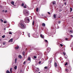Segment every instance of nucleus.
Listing matches in <instances>:
<instances>
[{
    "label": "nucleus",
    "instance_id": "obj_1",
    "mask_svg": "<svg viewBox=\"0 0 73 73\" xmlns=\"http://www.w3.org/2000/svg\"><path fill=\"white\" fill-rule=\"evenodd\" d=\"M24 21L23 20H22L19 23V24L21 25V28L22 29H25L26 27L25 26V24L24 23Z\"/></svg>",
    "mask_w": 73,
    "mask_h": 73
},
{
    "label": "nucleus",
    "instance_id": "obj_2",
    "mask_svg": "<svg viewBox=\"0 0 73 73\" xmlns=\"http://www.w3.org/2000/svg\"><path fill=\"white\" fill-rule=\"evenodd\" d=\"M23 14L25 15V16H28L29 15V11L26 9L23 10Z\"/></svg>",
    "mask_w": 73,
    "mask_h": 73
},
{
    "label": "nucleus",
    "instance_id": "obj_3",
    "mask_svg": "<svg viewBox=\"0 0 73 73\" xmlns=\"http://www.w3.org/2000/svg\"><path fill=\"white\" fill-rule=\"evenodd\" d=\"M27 21H28L29 22L30 20H29V19H28V17H26L25 19V21L26 23H28V22H27Z\"/></svg>",
    "mask_w": 73,
    "mask_h": 73
},
{
    "label": "nucleus",
    "instance_id": "obj_4",
    "mask_svg": "<svg viewBox=\"0 0 73 73\" xmlns=\"http://www.w3.org/2000/svg\"><path fill=\"white\" fill-rule=\"evenodd\" d=\"M9 42H13V38H11L8 41Z\"/></svg>",
    "mask_w": 73,
    "mask_h": 73
},
{
    "label": "nucleus",
    "instance_id": "obj_5",
    "mask_svg": "<svg viewBox=\"0 0 73 73\" xmlns=\"http://www.w3.org/2000/svg\"><path fill=\"white\" fill-rule=\"evenodd\" d=\"M35 69H36V71H39V68L35 67Z\"/></svg>",
    "mask_w": 73,
    "mask_h": 73
},
{
    "label": "nucleus",
    "instance_id": "obj_6",
    "mask_svg": "<svg viewBox=\"0 0 73 73\" xmlns=\"http://www.w3.org/2000/svg\"><path fill=\"white\" fill-rule=\"evenodd\" d=\"M31 58L30 57H29L28 58L27 61H29L30 62H31Z\"/></svg>",
    "mask_w": 73,
    "mask_h": 73
},
{
    "label": "nucleus",
    "instance_id": "obj_7",
    "mask_svg": "<svg viewBox=\"0 0 73 73\" xmlns=\"http://www.w3.org/2000/svg\"><path fill=\"white\" fill-rule=\"evenodd\" d=\"M45 41L46 42H47V43H46V44H47V46H48V40H45Z\"/></svg>",
    "mask_w": 73,
    "mask_h": 73
},
{
    "label": "nucleus",
    "instance_id": "obj_8",
    "mask_svg": "<svg viewBox=\"0 0 73 73\" xmlns=\"http://www.w3.org/2000/svg\"><path fill=\"white\" fill-rule=\"evenodd\" d=\"M54 66L55 67H57V64L56 62H55L54 63Z\"/></svg>",
    "mask_w": 73,
    "mask_h": 73
},
{
    "label": "nucleus",
    "instance_id": "obj_9",
    "mask_svg": "<svg viewBox=\"0 0 73 73\" xmlns=\"http://www.w3.org/2000/svg\"><path fill=\"white\" fill-rule=\"evenodd\" d=\"M14 2L12 1L11 2V4H12V5L15 6V5H14Z\"/></svg>",
    "mask_w": 73,
    "mask_h": 73
},
{
    "label": "nucleus",
    "instance_id": "obj_10",
    "mask_svg": "<svg viewBox=\"0 0 73 73\" xmlns=\"http://www.w3.org/2000/svg\"><path fill=\"white\" fill-rule=\"evenodd\" d=\"M42 26L43 27H45V24L43 23H42Z\"/></svg>",
    "mask_w": 73,
    "mask_h": 73
},
{
    "label": "nucleus",
    "instance_id": "obj_11",
    "mask_svg": "<svg viewBox=\"0 0 73 73\" xmlns=\"http://www.w3.org/2000/svg\"><path fill=\"white\" fill-rule=\"evenodd\" d=\"M18 57L20 58H22V56L21 55H19L18 56Z\"/></svg>",
    "mask_w": 73,
    "mask_h": 73
},
{
    "label": "nucleus",
    "instance_id": "obj_12",
    "mask_svg": "<svg viewBox=\"0 0 73 73\" xmlns=\"http://www.w3.org/2000/svg\"><path fill=\"white\" fill-rule=\"evenodd\" d=\"M54 19H56V15L54 14Z\"/></svg>",
    "mask_w": 73,
    "mask_h": 73
},
{
    "label": "nucleus",
    "instance_id": "obj_13",
    "mask_svg": "<svg viewBox=\"0 0 73 73\" xmlns=\"http://www.w3.org/2000/svg\"><path fill=\"white\" fill-rule=\"evenodd\" d=\"M19 46H18L17 47H15V49H19Z\"/></svg>",
    "mask_w": 73,
    "mask_h": 73
},
{
    "label": "nucleus",
    "instance_id": "obj_14",
    "mask_svg": "<svg viewBox=\"0 0 73 73\" xmlns=\"http://www.w3.org/2000/svg\"><path fill=\"white\" fill-rule=\"evenodd\" d=\"M15 63H17V58H15Z\"/></svg>",
    "mask_w": 73,
    "mask_h": 73
},
{
    "label": "nucleus",
    "instance_id": "obj_15",
    "mask_svg": "<svg viewBox=\"0 0 73 73\" xmlns=\"http://www.w3.org/2000/svg\"><path fill=\"white\" fill-rule=\"evenodd\" d=\"M52 3V4L54 5H55L56 4V3H55V2H53Z\"/></svg>",
    "mask_w": 73,
    "mask_h": 73
},
{
    "label": "nucleus",
    "instance_id": "obj_16",
    "mask_svg": "<svg viewBox=\"0 0 73 73\" xmlns=\"http://www.w3.org/2000/svg\"><path fill=\"white\" fill-rule=\"evenodd\" d=\"M27 35L29 36V37H30V33H27Z\"/></svg>",
    "mask_w": 73,
    "mask_h": 73
},
{
    "label": "nucleus",
    "instance_id": "obj_17",
    "mask_svg": "<svg viewBox=\"0 0 73 73\" xmlns=\"http://www.w3.org/2000/svg\"><path fill=\"white\" fill-rule=\"evenodd\" d=\"M50 48H48L47 51H48V52H50Z\"/></svg>",
    "mask_w": 73,
    "mask_h": 73
},
{
    "label": "nucleus",
    "instance_id": "obj_18",
    "mask_svg": "<svg viewBox=\"0 0 73 73\" xmlns=\"http://www.w3.org/2000/svg\"><path fill=\"white\" fill-rule=\"evenodd\" d=\"M34 58V60H35V59H36V58H37V57H36V56H34L33 57Z\"/></svg>",
    "mask_w": 73,
    "mask_h": 73
},
{
    "label": "nucleus",
    "instance_id": "obj_19",
    "mask_svg": "<svg viewBox=\"0 0 73 73\" xmlns=\"http://www.w3.org/2000/svg\"><path fill=\"white\" fill-rule=\"evenodd\" d=\"M34 24H35V21H33L32 23L33 25H34Z\"/></svg>",
    "mask_w": 73,
    "mask_h": 73
},
{
    "label": "nucleus",
    "instance_id": "obj_20",
    "mask_svg": "<svg viewBox=\"0 0 73 73\" xmlns=\"http://www.w3.org/2000/svg\"><path fill=\"white\" fill-rule=\"evenodd\" d=\"M40 36L41 38H44V37H43V36H42V35H40Z\"/></svg>",
    "mask_w": 73,
    "mask_h": 73
},
{
    "label": "nucleus",
    "instance_id": "obj_21",
    "mask_svg": "<svg viewBox=\"0 0 73 73\" xmlns=\"http://www.w3.org/2000/svg\"><path fill=\"white\" fill-rule=\"evenodd\" d=\"M36 12H38V8H36Z\"/></svg>",
    "mask_w": 73,
    "mask_h": 73
},
{
    "label": "nucleus",
    "instance_id": "obj_22",
    "mask_svg": "<svg viewBox=\"0 0 73 73\" xmlns=\"http://www.w3.org/2000/svg\"><path fill=\"white\" fill-rule=\"evenodd\" d=\"M6 73H10V72L9 71V70H7L6 71Z\"/></svg>",
    "mask_w": 73,
    "mask_h": 73
},
{
    "label": "nucleus",
    "instance_id": "obj_23",
    "mask_svg": "<svg viewBox=\"0 0 73 73\" xmlns=\"http://www.w3.org/2000/svg\"><path fill=\"white\" fill-rule=\"evenodd\" d=\"M25 52H23V56H24V55H25Z\"/></svg>",
    "mask_w": 73,
    "mask_h": 73
},
{
    "label": "nucleus",
    "instance_id": "obj_24",
    "mask_svg": "<svg viewBox=\"0 0 73 73\" xmlns=\"http://www.w3.org/2000/svg\"><path fill=\"white\" fill-rule=\"evenodd\" d=\"M0 46H1V47H2V43H0Z\"/></svg>",
    "mask_w": 73,
    "mask_h": 73
},
{
    "label": "nucleus",
    "instance_id": "obj_25",
    "mask_svg": "<svg viewBox=\"0 0 73 73\" xmlns=\"http://www.w3.org/2000/svg\"><path fill=\"white\" fill-rule=\"evenodd\" d=\"M15 69H17V66H15L14 67Z\"/></svg>",
    "mask_w": 73,
    "mask_h": 73
},
{
    "label": "nucleus",
    "instance_id": "obj_26",
    "mask_svg": "<svg viewBox=\"0 0 73 73\" xmlns=\"http://www.w3.org/2000/svg\"><path fill=\"white\" fill-rule=\"evenodd\" d=\"M24 5V3H23L22 4H21V6L22 7H23Z\"/></svg>",
    "mask_w": 73,
    "mask_h": 73
},
{
    "label": "nucleus",
    "instance_id": "obj_27",
    "mask_svg": "<svg viewBox=\"0 0 73 73\" xmlns=\"http://www.w3.org/2000/svg\"><path fill=\"white\" fill-rule=\"evenodd\" d=\"M7 23V22L6 21H4V24H6V23Z\"/></svg>",
    "mask_w": 73,
    "mask_h": 73
},
{
    "label": "nucleus",
    "instance_id": "obj_28",
    "mask_svg": "<svg viewBox=\"0 0 73 73\" xmlns=\"http://www.w3.org/2000/svg\"><path fill=\"white\" fill-rule=\"evenodd\" d=\"M70 12H71L72 11V8L70 7Z\"/></svg>",
    "mask_w": 73,
    "mask_h": 73
},
{
    "label": "nucleus",
    "instance_id": "obj_29",
    "mask_svg": "<svg viewBox=\"0 0 73 73\" xmlns=\"http://www.w3.org/2000/svg\"><path fill=\"white\" fill-rule=\"evenodd\" d=\"M12 68H11L10 69V72L11 73H12Z\"/></svg>",
    "mask_w": 73,
    "mask_h": 73
},
{
    "label": "nucleus",
    "instance_id": "obj_30",
    "mask_svg": "<svg viewBox=\"0 0 73 73\" xmlns=\"http://www.w3.org/2000/svg\"><path fill=\"white\" fill-rule=\"evenodd\" d=\"M5 35H3L2 37V38H5Z\"/></svg>",
    "mask_w": 73,
    "mask_h": 73
},
{
    "label": "nucleus",
    "instance_id": "obj_31",
    "mask_svg": "<svg viewBox=\"0 0 73 73\" xmlns=\"http://www.w3.org/2000/svg\"><path fill=\"white\" fill-rule=\"evenodd\" d=\"M9 35H12V33L11 32H9Z\"/></svg>",
    "mask_w": 73,
    "mask_h": 73
},
{
    "label": "nucleus",
    "instance_id": "obj_32",
    "mask_svg": "<svg viewBox=\"0 0 73 73\" xmlns=\"http://www.w3.org/2000/svg\"><path fill=\"white\" fill-rule=\"evenodd\" d=\"M60 46H61L62 47L63 46V45L62 44H60Z\"/></svg>",
    "mask_w": 73,
    "mask_h": 73
},
{
    "label": "nucleus",
    "instance_id": "obj_33",
    "mask_svg": "<svg viewBox=\"0 0 73 73\" xmlns=\"http://www.w3.org/2000/svg\"><path fill=\"white\" fill-rule=\"evenodd\" d=\"M0 21H1V22H2V23H3V20L2 19H0Z\"/></svg>",
    "mask_w": 73,
    "mask_h": 73
},
{
    "label": "nucleus",
    "instance_id": "obj_34",
    "mask_svg": "<svg viewBox=\"0 0 73 73\" xmlns=\"http://www.w3.org/2000/svg\"><path fill=\"white\" fill-rule=\"evenodd\" d=\"M25 63H26V62H25V61L23 62V64L25 65Z\"/></svg>",
    "mask_w": 73,
    "mask_h": 73
},
{
    "label": "nucleus",
    "instance_id": "obj_35",
    "mask_svg": "<svg viewBox=\"0 0 73 73\" xmlns=\"http://www.w3.org/2000/svg\"><path fill=\"white\" fill-rule=\"evenodd\" d=\"M5 42H3V44L4 45H5Z\"/></svg>",
    "mask_w": 73,
    "mask_h": 73
},
{
    "label": "nucleus",
    "instance_id": "obj_36",
    "mask_svg": "<svg viewBox=\"0 0 73 73\" xmlns=\"http://www.w3.org/2000/svg\"><path fill=\"white\" fill-rule=\"evenodd\" d=\"M68 65V63H66L65 64V66H66Z\"/></svg>",
    "mask_w": 73,
    "mask_h": 73
},
{
    "label": "nucleus",
    "instance_id": "obj_37",
    "mask_svg": "<svg viewBox=\"0 0 73 73\" xmlns=\"http://www.w3.org/2000/svg\"><path fill=\"white\" fill-rule=\"evenodd\" d=\"M44 68L47 69H48V67H47L46 66Z\"/></svg>",
    "mask_w": 73,
    "mask_h": 73
},
{
    "label": "nucleus",
    "instance_id": "obj_38",
    "mask_svg": "<svg viewBox=\"0 0 73 73\" xmlns=\"http://www.w3.org/2000/svg\"><path fill=\"white\" fill-rule=\"evenodd\" d=\"M24 8H27V6H24Z\"/></svg>",
    "mask_w": 73,
    "mask_h": 73
},
{
    "label": "nucleus",
    "instance_id": "obj_39",
    "mask_svg": "<svg viewBox=\"0 0 73 73\" xmlns=\"http://www.w3.org/2000/svg\"><path fill=\"white\" fill-rule=\"evenodd\" d=\"M70 33H72V32H73V31L72 30H70Z\"/></svg>",
    "mask_w": 73,
    "mask_h": 73
},
{
    "label": "nucleus",
    "instance_id": "obj_40",
    "mask_svg": "<svg viewBox=\"0 0 73 73\" xmlns=\"http://www.w3.org/2000/svg\"><path fill=\"white\" fill-rule=\"evenodd\" d=\"M63 54L64 55V56H65V52H64L63 53Z\"/></svg>",
    "mask_w": 73,
    "mask_h": 73
},
{
    "label": "nucleus",
    "instance_id": "obj_41",
    "mask_svg": "<svg viewBox=\"0 0 73 73\" xmlns=\"http://www.w3.org/2000/svg\"><path fill=\"white\" fill-rule=\"evenodd\" d=\"M58 23L59 24H60V23H61V21H59L58 22Z\"/></svg>",
    "mask_w": 73,
    "mask_h": 73
},
{
    "label": "nucleus",
    "instance_id": "obj_42",
    "mask_svg": "<svg viewBox=\"0 0 73 73\" xmlns=\"http://www.w3.org/2000/svg\"><path fill=\"white\" fill-rule=\"evenodd\" d=\"M48 15H50V13H49V12H48Z\"/></svg>",
    "mask_w": 73,
    "mask_h": 73
},
{
    "label": "nucleus",
    "instance_id": "obj_43",
    "mask_svg": "<svg viewBox=\"0 0 73 73\" xmlns=\"http://www.w3.org/2000/svg\"><path fill=\"white\" fill-rule=\"evenodd\" d=\"M5 12H7V10H5Z\"/></svg>",
    "mask_w": 73,
    "mask_h": 73
},
{
    "label": "nucleus",
    "instance_id": "obj_44",
    "mask_svg": "<svg viewBox=\"0 0 73 73\" xmlns=\"http://www.w3.org/2000/svg\"><path fill=\"white\" fill-rule=\"evenodd\" d=\"M4 30H6V28H4Z\"/></svg>",
    "mask_w": 73,
    "mask_h": 73
},
{
    "label": "nucleus",
    "instance_id": "obj_45",
    "mask_svg": "<svg viewBox=\"0 0 73 73\" xmlns=\"http://www.w3.org/2000/svg\"><path fill=\"white\" fill-rule=\"evenodd\" d=\"M39 64H41V61H40L39 62Z\"/></svg>",
    "mask_w": 73,
    "mask_h": 73
},
{
    "label": "nucleus",
    "instance_id": "obj_46",
    "mask_svg": "<svg viewBox=\"0 0 73 73\" xmlns=\"http://www.w3.org/2000/svg\"><path fill=\"white\" fill-rule=\"evenodd\" d=\"M70 36H71V37H73V36L72 35H71Z\"/></svg>",
    "mask_w": 73,
    "mask_h": 73
},
{
    "label": "nucleus",
    "instance_id": "obj_47",
    "mask_svg": "<svg viewBox=\"0 0 73 73\" xmlns=\"http://www.w3.org/2000/svg\"><path fill=\"white\" fill-rule=\"evenodd\" d=\"M59 11H60V12H61V11H62V10H61V9H60V10H59Z\"/></svg>",
    "mask_w": 73,
    "mask_h": 73
},
{
    "label": "nucleus",
    "instance_id": "obj_48",
    "mask_svg": "<svg viewBox=\"0 0 73 73\" xmlns=\"http://www.w3.org/2000/svg\"><path fill=\"white\" fill-rule=\"evenodd\" d=\"M37 33H36L35 35H36V36H37Z\"/></svg>",
    "mask_w": 73,
    "mask_h": 73
},
{
    "label": "nucleus",
    "instance_id": "obj_49",
    "mask_svg": "<svg viewBox=\"0 0 73 73\" xmlns=\"http://www.w3.org/2000/svg\"><path fill=\"white\" fill-rule=\"evenodd\" d=\"M2 12H4V10H3L2 11Z\"/></svg>",
    "mask_w": 73,
    "mask_h": 73
},
{
    "label": "nucleus",
    "instance_id": "obj_50",
    "mask_svg": "<svg viewBox=\"0 0 73 73\" xmlns=\"http://www.w3.org/2000/svg\"><path fill=\"white\" fill-rule=\"evenodd\" d=\"M68 38H66V40H68Z\"/></svg>",
    "mask_w": 73,
    "mask_h": 73
},
{
    "label": "nucleus",
    "instance_id": "obj_51",
    "mask_svg": "<svg viewBox=\"0 0 73 73\" xmlns=\"http://www.w3.org/2000/svg\"><path fill=\"white\" fill-rule=\"evenodd\" d=\"M64 5H66V2H65V3H64Z\"/></svg>",
    "mask_w": 73,
    "mask_h": 73
},
{
    "label": "nucleus",
    "instance_id": "obj_52",
    "mask_svg": "<svg viewBox=\"0 0 73 73\" xmlns=\"http://www.w3.org/2000/svg\"><path fill=\"white\" fill-rule=\"evenodd\" d=\"M65 70H66V71H67V69H66Z\"/></svg>",
    "mask_w": 73,
    "mask_h": 73
},
{
    "label": "nucleus",
    "instance_id": "obj_53",
    "mask_svg": "<svg viewBox=\"0 0 73 73\" xmlns=\"http://www.w3.org/2000/svg\"><path fill=\"white\" fill-rule=\"evenodd\" d=\"M37 37V36H35V37Z\"/></svg>",
    "mask_w": 73,
    "mask_h": 73
},
{
    "label": "nucleus",
    "instance_id": "obj_54",
    "mask_svg": "<svg viewBox=\"0 0 73 73\" xmlns=\"http://www.w3.org/2000/svg\"><path fill=\"white\" fill-rule=\"evenodd\" d=\"M59 18H60V17H58Z\"/></svg>",
    "mask_w": 73,
    "mask_h": 73
},
{
    "label": "nucleus",
    "instance_id": "obj_55",
    "mask_svg": "<svg viewBox=\"0 0 73 73\" xmlns=\"http://www.w3.org/2000/svg\"><path fill=\"white\" fill-rule=\"evenodd\" d=\"M23 33H24V32H23Z\"/></svg>",
    "mask_w": 73,
    "mask_h": 73
},
{
    "label": "nucleus",
    "instance_id": "obj_56",
    "mask_svg": "<svg viewBox=\"0 0 73 73\" xmlns=\"http://www.w3.org/2000/svg\"><path fill=\"white\" fill-rule=\"evenodd\" d=\"M72 18H73V17H72Z\"/></svg>",
    "mask_w": 73,
    "mask_h": 73
},
{
    "label": "nucleus",
    "instance_id": "obj_57",
    "mask_svg": "<svg viewBox=\"0 0 73 73\" xmlns=\"http://www.w3.org/2000/svg\"><path fill=\"white\" fill-rule=\"evenodd\" d=\"M24 35V34H23V35Z\"/></svg>",
    "mask_w": 73,
    "mask_h": 73
},
{
    "label": "nucleus",
    "instance_id": "obj_58",
    "mask_svg": "<svg viewBox=\"0 0 73 73\" xmlns=\"http://www.w3.org/2000/svg\"><path fill=\"white\" fill-rule=\"evenodd\" d=\"M65 58H66V57Z\"/></svg>",
    "mask_w": 73,
    "mask_h": 73
},
{
    "label": "nucleus",
    "instance_id": "obj_59",
    "mask_svg": "<svg viewBox=\"0 0 73 73\" xmlns=\"http://www.w3.org/2000/svg\"><path fill=\"white\" fill-rule=\"evenodd\" d=\"M38 73H40V72H39Z\"/></svg>",
    "mask_w": 73,
    "mask_h": 73
},
{
    "label": "nucleus",
    "instance_id": "obj_60",
    "mask_svg": "<svg viewBox=\"0 0 73 73\" xmlns=\"http://www.w3.org/2000/svg\"><path fill=\"white\" fill-rule=\"evenodd\" d=\"M58 28H59V27H58Z\"/></svg>",
    "mask_w": 73,
    "mask_h": 73
},
{
    "label": "nucleus",
    "instance_id": "obj_61",
    "mask_svg": "<svg viewBox=\"0 0 73 73\" xmlns=\"http://www.w3.org/2000/svg\"><path fill=\"white\" fill-rule=\"evenodd\" d=\"M30 62H29V63Z\"/></svg>",
    "mask_w": 73,
    "mask_h": 73
}]
</instances>
